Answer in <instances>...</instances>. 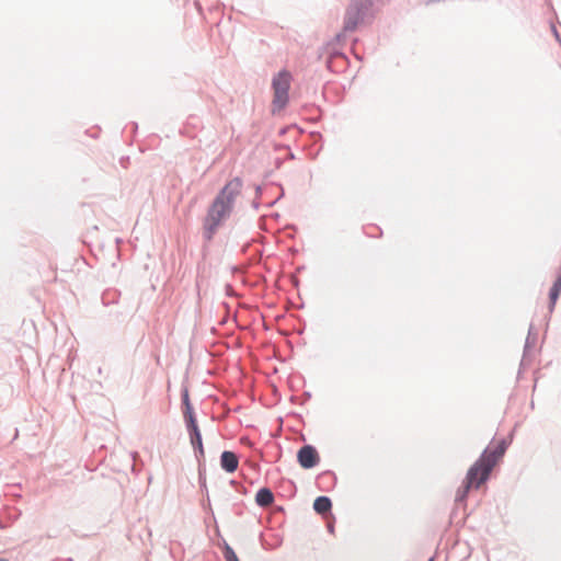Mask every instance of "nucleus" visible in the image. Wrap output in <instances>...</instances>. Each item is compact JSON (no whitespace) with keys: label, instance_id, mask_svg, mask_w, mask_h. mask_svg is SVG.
<instances>
[{"label":"nucleus","instance_id":"obj_4","mask_svg":"<svg viewBox=\"0 0 561 561\" xmlns=\"http://www.w3.org/2000/svg\"><path fill=\"white\" fill-rule=\"evenodd\" d=\"M185 403H186V412H185V420L187 423V430L190 433V439L194 447L198 448L199 453L203 454V443H202V435L196 422V419L192 412V409L188 404L187 394L185 396Z\"/></svg>","mask_w":561,"mask_h":561},{"label":"nucleus","instance_id":"obj_13","mask_svg":"<svg viewBox=\"0 0 561 561\" xmlns=\"http://www.w3.org/2000/svg\"><path fill=\"white\" fill-rule=\"evenodd\" d=\"M0 561H9V560H7V559H0Z\"/></svg>","mask_w":561,"mask_h":561},{"label":"nucleus","instance_id":"obj_12","mask_svg":"<svg viewBox=\"0 0 561 561\" xmlns=\"http://www.w3.org/2000/svg\"><path fill=\"white\" fill-rule=\"evenodd\" d=\"M225 558H226V561H239L234 551L230 547H227V549L225 551Z\"/></svg>","mask_w":561,"mask_h":561},{"label":"nucleus","instance_id":"obj_1","mask_svg":"<svg viewBox=\"0 0 561 561\" xmlns=\"http://www.w3.org/2000/svg\"><path fill=\"white\" fill-rule=\"evenodd\" d=\"M506 448L507 444L504 439L490 444L480 458L468 470L463 490L458 494L459 500H463L470 489H478L489 479L492 469L502 459Z\"/></svg>","mask_w":561,"mask_h":561},{"label":"nucleus","instance_id":"obj_11","mask_svg":"<svg viewBox=\"0 0 561 561\" xmlns=\"http://www.w3.org/2000/svg\"><path fill=\"white\" fill-rule=\"evenodd\" d=\"M358 12L351 5L347 10L346 28H354L356 25Z\"/></svg>","mask_w":561,"mask_h":561},{"label":"nucleus","instance_id":"obj_3","mask_svg":"<svg viewBox=\"0 0 561 561\" xmlns=\"http://www.w3.org/2000/svg\"><path fill=\"white\" fill-rule=\"evenodd\" d=\"M290 73L280 71L273 79L274 99L273 106L276 110H283L288 102V91L290 87Z\"/></svg>","mask_w":561,"mask_h":561},{"label":"nucleus","instance_id":"obj_2","mask_svg":"<svg viewBox=\"0 0 561 561\" xmlns=\"http://www.w3.org/2000/svg\"><path fill=\"white\" fill-rule=\"evenodd\" d=\"M230 211L231 208L226 202L215 198L205 219V230L208 238H211L222 220L229 216Z\"/></svg>","mask_w":561,"mask_h":561},{"label":"nucleus","instance_id":"obj_6","mask_svg":"<svg viewBox=\"0 0 561 561\" xmlns=\"http://www.w3.org/2000/svg\"><path fill=\"white\" fill-rule=\"evenodd\" d=\"M299 465L304 469H310L317 466L320 461V457L316 448L311 445L302 446L297 454Z\"/></svg>","mask_w":561,"mask_h":561},{"label":"nucleus","instance_id":"obj_5","mask_svg":"<svg viewBox=\"0 0 561 561\" xmlns=\"http://www.w3.org/2000/svg\"><path fill=\"white\" fill-rule=\"evenodd\" d=\"M242 182L239 179H232L224 186V188L220 191L216 199H221V202H226L228 206L232 209L233 202L236 197L240 194Z\"/></svg>","mask_w":561,"mask_h":561},{"label":"nucleus","instance_id":"obj_8","mask_svg":"<svg viewBox=\"0 0 561 561\" xmlns=\"http://www.w3.org/2000/svg\"><path fill=\"white\" fill-rule=\"evenodd\" d=\"M256 503L260 505V506H268L273 503L274 501V495L273 493L271 492V490L264 488V489H261L257 493H256Z\"/></svg>","mask_w":561,"mask_h":561},{"label":"nucleus","instance_id":"obj_9","mask_svg":"<svg viewBox=\"0 0 561 561\" xmlns=\"http://www.w3.org/2000/svg\"><path fill=\"white\" fill-rule=\"evenodd\" d=\"M331 501L327 496H319L313 502V508L319 514H324L331 510Z\"/></svg>","mask_w":561,"mask_h":561},{"label":"nucleus","instance_id":"obj_7","mask_svg":"<svg viewBox=\"0 0 561 561\" xmlns=\"http://www.w3.org/2000/svg\"><path fill=\"white\" fill-rule=\"evenodd\" d=\"M220 465L224 470L232 473L238 469L239 459L234 453L226 450L221 454Z\"/></svg>","mask_w":561,"mask_h":561},{"label":"nucleus","instance_id":"obj_10","mask_svg":"<svg viewBox=\"0 0 561 561\" xmlns=\"http://www.w3.org/2000/svg\"><path fill=\"white\" fill-rule=\"evenodd\" d=\"M560 293H561V272L558 274L556 282L550 289L549 297H550V301H551L552 306H554V304L557 302V300L560 296Z\"/></svg>","mask_w":561,"mask_h":561}]
</instances>
